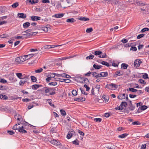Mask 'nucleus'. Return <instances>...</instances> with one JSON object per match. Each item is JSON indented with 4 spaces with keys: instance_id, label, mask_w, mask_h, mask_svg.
Returning a JSON list of instances; mask_svg holds the SVG:
<instances>
[{
    "instance_id": "1",
    "label": "nucleus",
    "mask_w": 149,
    "mask_h": 149,
    "mask_svg": "<svg viewBox=\"0 0 149 149\" xmlns=\"http://www.w3.org/2000/svg\"><path fill=\"white\" fill-rule=\"evenodd\" d=\"M57 88H49L47 87H44L43 89L45 90L46 93H47L50 92L49 94L51 95H54L56 93L55 91L56 90Z\"/></svg>"
},
{
    "instance_id": "2",
    "label": "nucleus",
    "mask_w": 149,
    "mask_h": 149,
    "mask_svg": "<svg viewBox=\"0 0 149 149\" xmlns=\"http://www.w3.org/2000/svg\"><path fill=\"white\" fill-rule=\"evenodd\" d=\"M23 124H22L20 126L21 128H19L18 131L21 133H27V131L25 130L26 128V124L27 123L25 121H23Z\"/></svg>"
},
{
    "instance_id": "3",
    "label": "nucleus",
    "mask_w": 149,
    "mask_h": 149,
    "mask_svg": "<svg viewBox=\"0 0 149 149\" xmlns=\"http://www.w3.org/2000/svg\"><path fill=\"white\" fill-rule=\"evenodd\" d=\"M105 88L113 90L117 88H118V86L115 84L110 83V84H107L105 86Z\"/></svg>"
},
{
    "instance_id": "4",
    "label": "nucleus",
    "mask_w": 149,
    "mask_h": 149,
    "mask_svg": "<svg viewBox=\"0 0 149 149\" xmlns=\"http://www.w3.org/2000/svg\"><path fill=\"white\" fill-rule=\"evenodd\" d=\"M117 98L120 100L126 99L128 100V95L125 93L120 94L118 95Z\"/></svg>"
},
{
    "instance_id": "5",
    "label": "nucleus",
    "mask_w": 149,
    "mask_h": 149,
    "mask_svg": "<svg viewBox=\"0 0 149 149\" xmlns=\"http://www.w3.org/2000/svg\"><path fill=\"white\" fill-rule=\"evenodd\" d=\"M24 61V60L23 59L22 56L17 57L15 59V63L17 64Z\"/></svg>"
},
{
    "instance_id": "6",
    "label": "nucleus",
    "mask_w": 149,
    "mask_h": 149,
    "mask_svg": "<svg viewBox=\"0 0 149 149\" xmlns=\"http://www.w3.org/2000/svg\"><path fill=\"white\" fill-rule=\"evenodd\" d=\"M20 81L19 84L20 86H23L24 84L27 82L28 80V78L27 77L23 78L21 79Z\"/></svg>"
},
{
    "instance_id": "7",
    "label": "nucleus",
    "mask_w": 149,
    "mask_h": 149,
    "mask_svg": "<svg viewBox=\"0 0 149 149\" xmlns=\"http://www.w3.org/2000/svg\"><path fill=\"white\" fill-rule=\"evenodd\" d=\"M142 63L141 61L138 59L136 60L134 62V66L136 68L139 67L140 64Z\"/></svg>"
},
{
    "instance_id": "8",
    "label": "nucleus",
    "mask_w": 149,
    "mask_h": 149,
    "mask_svg": "<svg viewBox=\"0 0 149 149\" xmlns=\"http://www.w3.org/2000/svg\"><path fill=\"white\" fill-rule=\"evenodd\" d=\"M34 54H29L24 55L22 56L24 60V61L27 60L29 59L30 58L32 57Z\"/></svg>"
},
{
    "instance_id": "9",
    "label": "nucleus",
    "mask_w": 149,
    "mask_h": 149,
    "mask_svg": "<svg viewBox=\"0 0 149 149\" xmlns=\"http://www.w3.org/2000/svg\"><path fill=\"white\" fill-rule=\"evenodd\" d=\"M23 121H22L21 122H20V123H18V124H15L13 127V129L14 130H19V128H21L20 127V126H18V127H17L18 125H21L22 124H23Z\"/></svg>"
},
{
    "instance_id": "10",
    "label": "nucleus",
    "mask_w": 149,
    "mask_h": 149,
    "mask_svg": "<svg viewBox=\"0 0 149 149\" xmlns=\"http://www.w3.org/2000/svg\"><path fill=\"white\" fill-rule=\"evenodd\" d=\"M50 142L52 144L55 145H60L61 144L60 142L58 141L55 139L52 140Z\"/></svg>"
},
{
    "instance_id": "11",
    "label": "nucleus",
    "mask_w": 149,
    "mask_h": 149,
    "mask_svg": "<svg viewBox=\"0 0 149 149\" xmlns=\"http://www.w3.org/2000/svg\"><path fill=\"white\" fill-rule=\"evenodd\" d=\"M74 133V132L73 131H69L68 132V134L67 135V138L68 139H70L71 138L73 135Z\"/></svg>"
},
{
    "instance_id": "12",
    "label": "nucleus",
    "mask_w": 149,
    "mask_h": 149,
    "mask_svg": "<svg viewBox=\"0 0 149 149\" xmlns=\"http://www.w3.org/2000/svg\"><path fill=\"white\" fill-rule=\"evenodd\" d=\"M123 75V73L121 71H116L114 74L113 77H116L118 76H120Z\"/></svg>"
},
{
    "instance_id": "13",
    "label": "nucleus",
    "mask_w": 149,
    "mask_h": 149,
    "mask_svg": "<svg viewBox=\"0 0 149 149\" xmlns=\"http://www.w3.org/2000/svg\"><path fill=\"white\" fill-rule=\"evenodd\" d=\"M108 75V72H102L100 73L99 77H105L107 76Z\"/></svg>"
},
{
    "instance_id": "14",
    "label": "nucleus",
    "mask_w": 149,
    "mask_h": 149,
    "mask_svg": "<svg viewBox=\"0 0 149 149\" xmlns=\"http://www.w3.org/2000/svg\"><path fill=\"white\" fill-rule=\"evenodd\" d=\"M40 17L37 16H32L31 17V19L32 21H35L40 20Z\"/></svg>"
},
{
    "instance_id": "15",
    "label": "nucleus",
    "mask_w": 149,
    "mask_h": 149,
    "mask_svg": "<svg viewBox=\"0 0 149 149\" xmlns=\"http://www.w3.org/2000/svg\"><path fill=\"white\" fill-rule=\"evenodd\" d=\"M17 15L19 18H25L26 17V15L24 13H18Z\"/></svg>"
},
{
    "instance_id": "16",
    "label": "nucleus",
    "mask_w": 149,
    "mask_h": 149,
    "mask_svg": "<svg viewBox=\"0 0 149 149\" xmlns=\"http://www.w3.org/2000/svg\"><path fill=\"white\" fill-rule=\"evenodd\" d=\"M74 100L78 102H82L85 101V98L84 97L77 98L74 99Z\"/></svg>"
},
{
    "instance_id": "17",
    "label": "nucleus",
    "mask_w": 149,
    "mask_h": 149,
    "mask_svg": "<svg viewBox=\"0 0 149 149\" xmlns=\"http://www.w3.org/2000/svg\"><path fill=\"white\" fill-rule=\"evenodd\" d=\"M32 34L31 33H27L26 34H23V38H29L30 36H32Z\"/></svg>"
},
{
    "instance_id": "18",
    "label": "nucleus",
    "mask_w": 149,
    "mask_h": 149,
    "mask_svg": "<svg viewBox=\"0 0 149 149\" xmlns=\"http://www.w3.org/2000/svg\"><path fill=\"white\" fill-rule=\"evenodd\" d=\"M82 81H81V83H86L89 82V81L88 79L86 78H81Z\"/></svg>"
},
{
    "instance_id": "19",
    "label": "nucleus",
    "mask_w": 149,
    "mask_h": 149,
    "mask_svg": "<svg viewBox=\"0 0 149 149\" xmlns=\"http://www.w3.org/2000/svg\"><path fill=\"white\" fill-rule=\"evenodd\" d=\"M64 15V14L63 13H58L55 14L54 16L55 17L57 18H61L63 17Z\"/></svg>"
},
{
    "instance_id": "20",
    "label": "nucleus",
    "mask_w": 149,
    "mask_h": 149,
    "mask_svg": "<svg viewBox=\"0 0 149 149\" xmlns=\"http://www.w3.org/2000/svg\"><path fill=\"white\" fill-rule=\"evenodd\" d=\"M41 86V85H38V84H35L33 85L32 86V89L34 90H36Z\"/></svg>"
},
{
    "instance_id": "21",
    "label": "nucleus",
    "mask_w": 149,
    "mask_h": 149,
    "mask_svg": "<svg viewBox=\"0 0 149 149\" xmlns=\"http://www.w3.org/2000/svg\"><path fill=\"white\" fill-rule=\"evenodd\" d=\"M93 54H94L95 55H100L101 54H102V52L100 51H95L94 52H92Z\"/></svg>"
},
{
    "instance_id": "22",
    "label": "nucleus",
    "mask_w": 149,
    "mask_h": 149,
    "mask_svg": "<svg viewBox=\"0 0 149 149\" xmlns=\"http://www.w3.org/2000/svg\"><path fill=\"white\" fill-rule=\"evenodd\" d=\"M30 25V23L29 22H26L23 24V26L24 28H27Z\"/></svg>"
},
{
    "instance_id": "23",
    "label": "nucleus",
    "mask_w": 149,
    "mask_h": 149,
    "mask_svg": "<svg viewBox=\"0 0 149 149\" xmlns=\"http://www.w3.org/2000/svg\"><path fill=\"white\" fill-rule=\"evenodd\" d=\"M79 19L83 21H87L89 20V19L88 18H87L85 17H80L79 18Z\"/></svg>"
},
{
    "instance_id": "24",
    "label": "nucleus",
    "mask_w": 149,
    "mask_h": 149,
    "mask_svg": "<svg viewBox=\"0 0 149 149\" xmlns=\"http://www.w3.org/2000/svg\"><path fill=\"white\" fill-rule=\"evenodd\" d=\"M66 21L67 22L73 23L74 22L75 20L74 18H69L67 19Z\"/></svg>"
},
{
    "instance_id": "25",
    "label": "nucleus",
    "mask_w": 149,
    "mask_h": 149,
    "mask_svg": "<svg viewBox=\"0 0 149 149\" xmlns=\"http://www.w3.org/2000/svg\"><path fill=\"white\" fill-rule=\"evenodd\" d=\"M128 66V65L127 64L124 63H122L121 65V68L124 69H126Z\"/></svg>"
},
{
    "instance_id": "26",
    "label": "nucleus",
    "mask_w": 149,
    "mask_h": 149,
    "mask_svg": "<svg viewBox=\"0 0 149 149\" xmlns=\"http://www.w3.org/2000/svg\"><path fill=\"white\" fill-rule=\"evenodd\" d=\"M0 98L1 99L6 100L8 98V97L5 95L1 94L0 95Z\"/></svg>"
},
{
    "instance_id": "27",
    "label": "nucleus",
    "mask_w": 149,
    "mask_h": 149,
    "mask_svg": "<svg viewBox=\"0 0 149 149\" xmlns=\"http://www.w3.org/2000/svg\"><path fill=\"white\" fill-rule=\"evenodd\" d=\"M60 112L61 115L63 116H65L66 115V112L63 109H61L60 110Z\"/></svg>"
},
{
    "instance_id": "28",
    "label": "nucleus",
    "mask_w": 149,
    "mask_h": 149,
    "mask_svg": "<svg viewBox=\"0 0 149 149\" xmlns=\"http://www.w3.org/2000/svg\"><path fill=\"white\" fill-rule=\"evenodd\" d=\"M135 108V106H134L132 104H129V109L130 110H133Z\"/></svg>"
},
{
    "instance_id": "29",
    "label": "nucleus",
    "mask_w": 149,
    "mask_h": 149,
    "mask_svg": "<svg viewBox=\"0 0 149 149\" xmlns=\"http://www.w3.org/2000/svg\"><path fill=\"white\" fill-rule=\"evenodd\" d=\"M16 75L17 76V77L19 78V79H21L22 78V75L21 73H16Z\"/></svg>"
},
{
    "instance_id": "30",
    "label": "nucleus",
    "mask_w": 149,
    "mask_h": 149,
    "mask_svg": "<svg viewBox=\"0 0 149 149\" xmlns=\"http://www.w3.org/2000/svg\"><path fill=\"white\" fill-rule=\"evenodd\" d=\"M41 29L45 32H47L48 31V28L46 26H44L42 27L41 28Z\"/></svg>"
},
{
    "instance_id": "31",
    "label": "nucleus",
    "mask_w": 149,
    "mask_h": 149,
    "mask_svg": "<svg viewBox=\"0 0 149 149\" xmlns=\"http://www.w3.org/2000/svg\"><path fill=\"white\" fill-rule=\"evenodd\" d=\"M127 134H124L121 135H119L118 137L120 138H124L127 136Z\"/></svg>"
},
{
    "instance_id": "32",
    "label": "nucleus",
    "mask_w": 149,
    "mask_h": 149,
    "mask_svg": "<svg viewBox=\"0 0 149 149\" xmlns=\"http://www.w3.org/2000/svg\"><path fill=\"white\" fill-rule=\"evenodd\" d=\"M128 90L131 92H135L137 91V90L133 88H128Z\"/></svg>"
},
{
    "instance_id": "33",
    "label": "nucleus",
    "mask_w": 149,
    "mask_h": 149,
    "mask_svg": "<svg viewBox=\"0 0 149 149\" xmlns=\"http://www.w3.org/2000/svg\"><path fill=\"white\" fill-rule=\"evenodd\" d=\"M94 57V56L93 55L91 54L88 56H87L86 59V60L93 59Z\"/></svg>"
},
{
    "instance_id": "34",
    "label": "nucleus",
    "mask_w": 149,
    "mask_h": 149,
    "mask_svg": "<svg viewBox=\"0 0 149 149\" xmlns=\"http://www.w3.org/2000/svg\"><path fill=\"white\" fill-rule=\"evenodd\" d=\"M101 63L104 65L108 67L109 66V64L107 62L105 61H102L101 62Z\"/></svg>"
},
{
    "instance_id": "35",
    "label": "nucleus",
    "mask_w": 149,
    "mask_h": 149,
    "mask_svg": "<svg viewBox=\"0 0 149 149\" xmlns=\"http://www.w3.org/2000/svg\"><path fill=\"white\" fill-rule=\"evenodd\" d=\"M93 67L96 69H99L101 68L100 66H99V65L94 64L93 66Z\"/></svg>"
},
{
    "instance_id": "36",
    "label": "nucleus",
    "mask_w": 149,
    "mask_h": 149,
    "mask_svg": "<svg viewBox=\"0 0 149 149\" xmlns=\"http://www.w3.org/2000/svg\"><path fill=\"white\" fill-rule=\"evenodd\" d=\"M19 5L18 2H16L13 3L11 6L13 8H15L17 7Z\"/></svg>"
},
{
    "instance_id": "37",
    "label": "nucleus",
    "mask_w": 149,
    "mask_h": 149,
    "mask_svg": "<svg viewBox=\"0 0 149 149\" xmlns=\"http://www.w3.org/2000/svg\"><path fill=\"white\" fill-rule=\"evenodd\" d=\"M92 75L94 77L96 78L99 77V74H97L96 72H93V73Z\"/></svg>"
},
{
    "instance_id": "38",
    "label": "nucleus",
    "mask_w": 149,
    "mask_h": 149,
    "mask_svg": "<svg viewBox=\"0 0 149 149\" xmlns=\"http://www.w3.org/2000/svg\"><path fill=\"white\" fill-rule=\"evenodd\" d=\"M147 107L145 105H143L141 107L139 108V109L140 108V109L142 110H144L147 109Z\"/></svg>"
},
{
    "instance_id": "39",
    "label": "nucleus",
    "mask_w": 149,
    "mask_h": 149,
    "mask_svg": "<svg viewBox=\"0 0 149 149\" xmlns=\"http://www.w3.org/2000/svg\"><path fill=\"white\" fill-rule=\"evenodd\" d=\"M72 143L73 144L76 145H79V141L77 139L72 141Z\"/></svg>"
},
{
    "instance_id": "40",
    "label": "nucleus",
    "mask_w": 149,
    "mask_h": 149,
    "mask_svg": "<svg viewBox=\"0 0 149 149\" xmlns=\"http://www.w3.org/2000/svg\"><path fill=\"white\" fill-rule=\"evenodd\" d=\"M100 55L99 56V57L100 58H104L106 57V54L105 53L102 54H100Z\"/></svg>"
},
{
    "instance_id": "41",
    "label": "nucleus",
    "mask_w": 149,
    "mask_h": 149,
    "mask_svg": "<svg viewBox=\"0 0 149 149\" xmlns=\"http://www.w3.org/2000/svg\"><path fill=\"white\" fill-rule=\"evenodd\" d=\"M61 82H65L66 83H69L70 82V80L68 79H64L63 81H61Z\"/></svg>"
},
{
    "instance_id": "42",
    "label": "nucleus",
    "mask_w": 149,
    "mask_h": 149,
    "mask_svg": "<svg viewBox=\"0 0 149 149\" xmlns=\"http://www.w3.org/2000/svg\"><path fill=\"white\" fill-rule=\"evenodd\" d=\"M93 31V29L92 28H88L86 30V32L87 33H89L92 32Z\"/></svg>"
},
{
    "instance_id": "43",
    "label": "nucleus",
    "mask_w": 149,
    "mask_h": 149,
    "mask_svg": "<svg viewBox=\"0 0 149 149\" xmlns=\"http://www.w3.org/2000/svg\"><path fill=\"white\" fill-rule=\"evenodd\" d=\"M43 70V69L42 68H40V69L36 70H35V72L36 73H38L41 72Z\"/></svg>"
},
{
    "instance_id": "44",
    "label": "nucleus",
    "mask_w": 149,
    "mask_h": 149,
    "mask_svg": "<svg viewBox=\"0 0 149 149\" xmlns=\"http://www.w3.org/2000/svg\"><path fill=\"white\" fill-rule=\"evenodd\" d=\"M57 84V83L56 82L54 81L49 83L48 84L49 85L56 86Z\"/></svg>"
},
{
    "instance_id": "45",
    "label": "nucleus",
    "mask_w": 149,
    "mask_h": 149,
    "mask_svg": "<svg viewBox=\"0 0 149 149\" xmlns=\"http://www.w3.org/2000/svg\"><path fill=\"white\" fill-rule=\"evenodd\" d=\"M31 77L32 81L33 82H35L36 81V79L34 76H31Z\"/></svg>"
},
{
    "instance_id": "46",
    "label": "nucleus",
    "mask_w": 149,
    "mask_h": 149,
    "mask_svg": "<svg viewBox=\"0 0 149 149\" xmlns=\"http://www.w3.org/2000/svg\"><path fill=\"white\" fill-rule=\"evenodd\" d=\"M7 82L6 80L1 78H0V82L3 84H5Z\"/></svg>"
},
{
    "instance_id": "47",
    "label": "nucleus",
    "mask_w": 149,
    "mask_h": 149,
    "mask_svg": "<svg viewBox=\"0 0 149 149\" xmlns=\"http://www.w3.org/2000/svg\"><path fill=\"white\" fill-rule=\"evenodd\" d=\"M149 30V29L147 28H145L142 29L141 30V32H144L148 31Z\"/></svg>"
},
{
    "instance_id": "48",
    "label": "nucleus",
    "mask_w": 149,
    "mask_h": 149,
    "mask_svg": "<svg viewBox=\"0 0 149 149\" xmlns=\"http://www.w3.org/2000/svg\"><path fill=\"white\" fill-rule=\"evenodd\" d=\"M8 35L4 34L0 36V37L2 38H6L8 37Z\"/></svg>"
},
{
    "instance_id": "49",
    "label": "nucleus",
    "mask_w": 149,
    "mask_h": 149,
    "mask_svg": "<svg viewBox=\"0 0 149 149\" xmlns=\"http://www.w3.org/2000/svg\"><path fill=\"white\" fill-rule=\"evenodd\" d=\"M139 82L141 83V84H146V82L144 81L142 79H140L139 80Z\"/></svg>"
},
{
    "instance_id": "50",
    "label": "nucleus",
    "mask_w": 149,
    "mask_h": 149,
    "mask_svg": "<svg viewBox=\"0 0 149 149\" xmlns=\"http://www.w3.org/2000/svg\"><path fill=\"white\" fill-rule=\"evenodd\" d=\"M130 50L132 51H136L137 50V48L135 47H132L130 48Z\"/></svg>"
},
{
    "instance_id": "51",
    "label": "nucleus",
    "mask_w": 149,
    "mask_h": 149,
    "mask_svg": "<svg viewBox=\"0 0 149 149\" xmlns=\"http://www.w3.org/2000/svg\"><path fill=\"white\" fill-rule=\"evenodd\" d=\"M7 133L10 135H13L15 134V132L12 130H8Z\"/></svg>"
},
{
    "instance_id": "52",
    "label": "nucleus",
    "mask_w": 149,
    "mask_h": 149,
    "mask_svg": "<svg viewBox=\"0 0 149 149\" xmlns=\"http://www.w3.org/2000/svg\"><path fill=\"white\" fill-rule=\"evenodd\" d=\"M72 94L74 96H76L77 94V92L76 90H73L72 91Z\"/></svg>"
},
{
    "instance_id": "53",
    "label": "nucleus",
    "mask_w": 149,
    "mask_h": 149,
    "mask_svg": "<svg viewBox=\"0 0 149 149\" xmlns=\"http://www.w3.org/2000/svg\"><path fill=\"white\" fill-rule=\"evenodd\" d=\"M144 36V35L143 34H139L137 36V38L138 39H140L141 38L143 37Z\"/></svg>"
},
{
    "instance_id": "54",
    "label": "nucleus",
    "mask_w": 149,
    "mask_h": 149,
    "mask_svg": "<svg viewBox=\"0 0 149 149\" xmlns=\"http://www.w3.org/2000/svg\"><path fill=\"white\" fill-rule=\"evenodd\" d=\"M84 87H85L86 89V91H88L90 90V87H88L87 85L86 84H84Z\"/></svg>"
},
{
    "instance_id": "55",
    "label": "nucleus",
    "mask_w": 149,
    "mask_h": 149,
    "mask_svg": "<svg viewBox=\"0 0 149 149\" xmlns=\"http://www.w3.org/2000/svg\"><path fill=\"white\" fill-rule=\"evenodd\" d=\"M31 101V100L28 98L23 99L22 101L24 102H28Z\"/></svg>"
},
{
    "instance_id": "56",
    "label": "nucleus",
    "mask_w": 149,
    "mask_h": 149,
    "mask_svg": "<svg viewBox=\"0 0 149 149\" xmlns=\"http://www.w3.org/2000/svg\"><path fill=\"white\" fill-rule=\"evenodd\" d=\"M51 77L49 76V77H48L46 79V81L48 83L50 81V80L51 79Z\"/></svg>"
},
{
    "instance_id": "57",
    "label": "nucleus",
    "mask_w": 149,
    "mask_h": 149,
    "mask_svg": "<svg viewBox=\"0 0 149 149\" xmlns=\"http://www.w3.org/2000/svg\"><path fill=\"white\" fill-rule=\"evenodd\" d=\"M143 78L145 79H146L148 78V75L146 73H145L143 75Z\"/></svg>"
},
{
    "instance_id": "58",
    "label": "nucleus",
    "mask_w": 149,
    "mask_h": 149,
    "mask_svg": "<svg viewBox=\"0 0 149 149\" xmlns=\"http://www.w3.org/2000/svg\"><path fill=\"white\" fill-rule=\"evenodd\" d=\"M102 119L100 118H95L94 119V121L97 122H100L101 121Z\"/></svg>"
},
{
    "instance_id": "59",
    "label": "nucleus",
    "mask_w": 149,
    "mask_h": 149,
    "mask_svg": "<svg viewBox=\"0 0 149 149\" xmlns=\"http://www.w3.org/2000/svg\"><path fill=\"white\" fill-rule=\"evenodd\" d=\"M132 124L133 125H138L140 124V123H139L138 121H135L134 122H133L132 123Z\"/></svg>"
},
{
    "instance_id": "60",
    "label": "nucleus",
    "mask_w": 149,
    "mask_h": 149,
    "mask_svg": "<svg viewBox=\"0 0 149 149\" xmlns=\"http://www.w3.org/2000/svg\"><path fill=\"white\" fill-rule=\"evenodd\" d=\"M111 3L115 5L118 3V1L116 0H112Z\"/></svg>"
},
{
    "instance_id": "61",
    "label": "nucleus",
    "mask_w": 149,
    "mask_h": 149,
    "mask_svg": "<svg viewBox=\"0 0 149 149\" xmlns=\"http://www.w3.org/2000/svg\"><path fill=\"white\" fill-rule=\"evenodd\" d=\"M136 96L137 95H132L130 94L129 95V97L131 98H134L136 97Z\"/></svg>"
},
{
    "instance_id": "62",
    "label": "nucleus",
    "mask_w": 149,
    "mask_h": 149,
    "mask_svg": "<svg viewBox=\"0 0 149 149\" xmlns=\"http://www.w3.org/2000/svg\"><path fill=\"white\" fill-rule=\"evenodd\" d=\"M121 103L123 105V107H126L127 105V103L126 102H121Z\"/></svg>"
},
{
    "instance_id": "63",
    "label": "nucleus",
    "mask_w": 149,
    "mask_h": 149,
    "mask_svg": "<svg viewBox=\"0 0 149 149\" xmlns=\"http://www.w3.org/2000/svg\"><path fill=\"white\" fill-rule=\"evenodd\" d=\"M106 147L108 149H115L116 148L115 147H111V146H106Z\"/></svg>"
},
{
    "instance_id": "64",
    "label": "nucleus",
    "mask_w": 149,
    "mask_h": 149,
    "mask_svg": "<svg viewBox=\"0 0 149 149\" xmlns=\"http://www.w3.org/2000/svg\"><path fill=\"white\" fill-rule=\"evenodd\" d=\"M146 148V145L145 144L142 145L141 146V149H145Z\"/></svg>"
}]
</instances>
